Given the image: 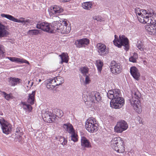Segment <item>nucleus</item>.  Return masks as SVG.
I'll return each instance as SVG.
<instances>
[{
	"instance_id": "nucleus-1",
	"label": "nucleus",
	"mask_w": 156,
	"mask_h": 156,
	"mask_svg": "<svg viewBox=\"0 0 156 156\" xmlns=\"http://www.w3.org/2000/svg\"><path fill=\"white\" fill-rule=\"evenodd\" d=\"M107 96L110 99H111L110 102L111 107H122L124 104V99L122 97L120 91L119 89L109 90Z\"/></svg>"
},
{
	"instance_id": "nucleus-2",
	"label": "nucleus",
	"mask_w": 156,
	"mask_h": 156,
	"mask_svg": "<svg viewBox=\"0 0 156 156\" xmlns=\"http://www.w3.org/2000/svg\"><path fill=\"white\" fill-rule=\"evenodd\" d=\"M63 23L64 25H62L61 22L55 21L51 24L52 33L56 32L62 34H67L69 33L71 28L67 26L68 24L66 22H64Z\"/></svg>"
},
{
	"instance_id": "nucleus-3",
	"label": "nucleus",
	"mask_w": 156,
	"mask_h": 156,
	"mask_svg": "<svg viewBox=\"0 0 156 156\" xmlns=\"http://www.w3.org/2000/svg\"><path fill=\"white\" fill-rule=\"evenodd\" d=\"M111 147L118 153H122L125 151V145L122 139L120 137L113 138L110 142Z\"/></svg>"
},
{
	"instance_id": "nucleus-4",
	"label": "nucleus",
	"mask_w": 156,
	"mask_h": 156,
	"mask_svg": "<svg viewBox=\"0 0 156 156\" xmlns=\"http://www.w3.org/2000/svg\"><path fill=\"white\" fill-rule=\"evenodd\" d=\"M115 39L113 41L114 44L118 48H120L122 46H123L124 49L126 51H128L129 48L128 39L124 35H122L119 36V39L117 35H115Z\"/></svg>"
},
{
	"instance_id": "nucleus-5",
	"label": "nucleus",
	"mask_w": 156,
	"mask_h": 156,
	"mask_svg": "<svg viewBox=\"0 0 156 156\" xmlns=\"http://www.w3.org/2000/svg\"><path fill=\"white\" fill-rule=\"evenodd\" d=\"M98 126L96 120L94 118L90 117L86 122L85 128L90 132L93 133L96 132L98 129Z\"/></svg>"
},
{
	"instance_id": "nucleus-6",
	"label": "nucleus",
	"mask_w": 156,
	"mask_h": 156,
	"mask_svg": "<svg viewBox=\"0 0 156 156\" xmlns=\"http://www.w3.org/2000/svg\"><path fill=\"white\" fill-rule=\"evenodd\" d=\"M132 97L129 100V103L133 107H139L141 106V103L139 99L141 97V94L138 91L132 92Z\"/></svg>"
},
{
	"instance_id": "nucleus-7",
	"label": "nucleus",
	"mask_w": 156,
	"mask_h": 156,
	"mask_svg": "<svg viewBox=\"0 0 156 156\" xmlns=\"http://www.w3.org/2000/svg\"><path fill=\"white\" fill-rule=\"evenodd\" d=\"M128 128V125L126 122L121 120L117 122L114 128V131L117 133H121Z\"/></svg>"
},
{
	"instance_id": "nucleus-8",
	"label": "nucleus",
	"mask_w": 156,
	"mask_h": 156,
	"mask_svg": "<svg viewBox=\"0 0 156 156\" xmlns=\"http://www.w3.org/2000/svg\"><path fill=\"white\" fill-rule=\"evenodd\" d=\"M100 94L97 91H92L88 94L89 99L92 102L97 103L101 99Z\"/></svg>"
},
{
	"instance_id": "nucleus-9",
	"label": "nucleus",
	"mask_w": 156,
	"mask_h": 156,
	"mask_svg": "<svg viewBox=\"0 0 156 156\" xmlns=\"http://www.w3.org/2000/svg\"><path fill=\"white\" fill-rule=\"evenodd\" d=\"M37 29H41L42 30L52 33V30L51 29L49 24L47 22H38L36 25Z\"/></svg>"
},
{
	"instance_id": "nucleus-10",
	"label": "nucleus",
	"mask_w": 156,
	"mask_h": 156,
	"mask_svg": "<svg viewBox=\"0 0 156 156\" xmlns=\"http://www.w3.org/2000/svg\"><path fill=\"white\" fill-rule=\"evenodd\" d=\"M0 124L1 125L3 132L6 134H8L11 133L12 126L9 123L5 120L2 121L0 120Z\"/></svg>"
},
{
	"instance_id": "nucleus-11",
	"label": "nucleus",
	"mask_w": 156,
	"mask_h": 156,
	"mask_svg": "<svg viewBox=\"0 0 156 156\" xmlns=\"http://www.w3.org/2000/svg\"><path fill=\"white\" fill-rule=\"evenodd\" d=\"M97 48L99 54L101 55H105L109 52L108 48L106 46L101 43H98L97 45Z\"/></svg>"
},
{
	"instance_id": "nucleus-12",
	"label": "nucleus",
	"mask_w": 156,
	"mask_h": 156,
	"mask_svg": "<svg viewBox=\"0 0 156 156\" xmlns=\"http://www.w3.org/2000/svg\"><path fill=\"white\" fill-rule=\"evenodd\" d=\"M110 69L113 73L116 74L119 73L121 72L120 66L119 63L115 61H113L111 63Z\"/></svg>"
},
{
	"instance_id": "nucleus-13",
	"label": "nucleus",
	"mask_w": 156,
	"mask_h": 156,
	"mask_svg": "<svg viewBox=\"0 0 156 156\" xmlns=\"http://www.w3.org/2000/svg\"><path fill=\"white\" fill-rule=\"evenodd\" d=\"M63 11V9L62 7L55 5L51 9V10L49 11V14L51 16L53 15H58Z\"/></svg>"
},
{
	"instance_id": "nucleus-14",
	"label": "nucleus",
	"mask_w": 156,
	"mask_h": 156,
	"mask_svg": "<svg viewBox=\"0 0 156 156\" xmlns=\"http://www.w3.org/2000/svg\"><path fill=\"white\" fill-rule=\"evenodd\" d=\"M89 40L87 38H83L76 41L75 44L78 48H81L85 46V45L89 44Z\"/></svg>"
},
{
	"instance_id": "nucleus-15",
	"label": "nucleus",
	"mask_w": 156,
	"mask_h": 156,
	"mask_svg": "<svg viewBox=\"0 0 156 156\" xmlns=\"http://www.w3.org/2000/svg\"><path fill=\"white\" fill-rule=\"evenodd\" d=\"M35 91H33L31 94H29V98L28 99L27 102L28 103L30 104H26L24 103L23 104V106L25 105L27 107H30V105H33L34 104L35 101Z\"/></svg>"
},
{
	"instance_id": "nucleus-16",
	"label": "nucleus",
	"mask_w": 156,
	"mask_h": 156,
	"mask_svg": "<svg viewBox=\"0 0 156 156\" xmlns=\"http://www.w3.org/2000/svg\"><path fill=\"white\" fill-rule=\"evenodd\" d=\"M130 70L133 77L137 80H139L140 74L137 69L135 66H133L130 68Z\"/></svg>"
},
{
	"instance_id": "nucleus-17",
	"label": "nucleus",
	"mask_w": 156,
	"mask_h": 156,
	"mask_svg": "<svg viewBox=\"0 0 156 156\" xmlns=\"http://www.w3.org/2000/svg\"><path fill=\"white\" fill-rule=\"evenodd\" d=\"M54 79L48 80L45 81L46 84V87L52 90L56 86V82Z\"/></svg>"
},
{
	"instance_id": "nucleus-18",
	"label": "nucleus",
	"mask_w": 156,
	"mask_h": 156,
	"mask_svg": "<svg viewBox=\"0 0 156 156\" xmlns=\"http://www.w3.org/2000/svg\"><path fill=\"white\" fill-rule=\"evenodd\" d=\"M155 25L153 24L147 25L145 26V29L151 35H155L156 33V30L155 28Z\"/></svg>"
},
{
	"instance_id": "nucleus-19",
	"label": "nucleus",
	"mask_w": 156,
	"mask_h": 156,
	"mask_svg": "<svg viewBox=\"0 0 156 156\" xmlns=\"http://www.w3.org/2000/svg\"><path fill=\"white\" fill-rule=\"evenodd\" d=\"M81 146L84 148H90L91 147L90 143L89 140L85 137H82L81 140Z\"/></svg>"
},
{
	"instance_id": "nucleus-20",
	"label": "nucleus",
	"mask_w": 156,
	"mask_h": 156,
	"mask_svg": "<svg viewBox=\"0 0 156 156\" xmlns=\"http://www.w3.org/2000/svg\"><path fill=\"white\" fill-rule=\"evenodd\" d=\"M146 23L156 25V14L153 12L151 16H148L147 21Z\"/></svg>"
},
{
	"instance_id": "nucleus-21",
	"label": "nucleus",
	"mask_w": 156,
	"mask_h": 156,
	"mask_svg": "<svg viewBox=\"0 0 156 156\" xmlns=\"http://www.w3.org/2000/svg\"><path fill=\"white\" fill-rule=\"evenodd\" d=\"M8 58L12 62H20L21 63H26L29 65H30L29 62L26 60L24 59H21L19 58L16 57H9Z\"/></svg>"
},
{
	"instance_id": "nucleus-22",
	"label": "nucleus",
	"mask_w": 156,
	"mask_h": 156,
	"mask_svg": "<svg viewBox=\"0 0 156 156\" xmlns=\"http://www.w3.org/2000/svg\"><path fill=\"white\" fill-rule=\"evenodd\" d=\"M45 116L43 118V120L45 122L48 123H52L55 122L56 120V117L55 116H50L45 115Z\"/></svg>"
},
{
	"instance_id": "nucleus-23",
	"label": "nucleus",
	"mask_w": 156,
	"mask_h": 156,
	"mask_svg": "<svg viewBox=\"0 0 156 156\" xmlns=\"http://www.w3.org/2000/svg\"><path fill=\"white\" fill-rule=\"evenodd\" d=\"M137 18L138 20L141 23H146L147 21L148 16L144 15L143 14H140L137 15Z\"/></svg>"
},
{
	"instance_id": "nucleus-24",
	"label": "nucleus",
	"mask_w": 156,
	"mask_h": 156,
	"mask_svg": "<svg viewBox=\"0 0 156 156\" xmlns=\"http://www.w3.org/2000/svg\"><path fill=\"white\" fill-rule=\"evenodd\" d=\"M21 81V80L18 78L10 77L9 79V85L12 86H15L19 84Z\"/></svg>"
},
{
	"instance_id": "nucleus-25",
	"label": "nucleus",
	"mask_w": 156,
	"mask_h": 156,
	"mask_svg": "<svg viewBox=\"0 0 156 156\" xmlns=\"http://www.w3.org/2000/svg\"><path fill=\"white\" fill-rule=\"evenodd\" d=\"M1 16L2 17H5L10 20L12 21L15 22H21L22 21L18 20L17 19L15 18L13 16L9 14H2Z\"/></svg>"
},
{
	"instance_id": "nucleus-26",
	"label": "nucleus",
	"mask_w": 156,
	"mask_h": 156,
	"mask_svg": "<svg viewBox=\"0 0 156 156\" xmlns=\"http://www.w3.org/2000/svg\"><path fill=\"white\" fill-rule=\"evenodd\" d=\"M1 16L2 17H5L10 20L12 21L15 22H21L22 21L18 20L17 19L15 18L13 16L9 14H2Z\"/></svg>"
},
{
	"instance_id": "nucleus-27",
	"label": "nucleus",
	"mask_w": 156,
	"mask_h": 156,
	"mask_svg": "<svg viewBox=\"0 0 156 156\" xmlns=\"http://www.w3.org/2000/svg\"><path fill=\"white\" fill-rule=\"evenodd\" d=\"M61 59V61L60 62V63L62 64L63 62L67 63L69 61L68 56L67 53H63L59 56Z\"/></svg>"
},
{
	"instance_id": "nucleus-28",
	"label": "nucleus",
	"mask_w": 156,
	"mask_h": 156,
	"mask_svg": "<svg viewBox=\"0 0 156 156\" xmlns=\"http://www.w3.org/2000/svg\"><path fill=\"white\" fill-rule=\"evenodd\" d=\"M63 126L65 129L69 133L74 130L73 126L69 123L64 124Z\"/></svg>"
},
{
	"instance_id": "nucleus-29",
	"label": "nucleus",
	"mask_w": 156,
	"mask_h": 156,
	"mask_svg": "<svg viewBox=\"0 0 156 156\" xmlns=\"http://www.w3.org/2000/svg\"><path fill=\"white\" fill-rule=\"evenodd\" d=\"M82 5L84 9L89 10L92 8V3L91 2H84L82 4Z\"/></svg>"
},
{
	"instance_id": "nucleus-30",
	"label": "nucleus",
	"mask_w": 156,
	"mask_h": 156,
	"mask_svg": "<svg viewBox=\"0 0 156 156\" xmlns=\"http://www.w3.org/2000/svg\"><path fill=\"white\" fill-rule=\"evenodd\" d=\"M5 27L0 24V37H3L8 34V32L5 30Z\"/></svg>"
},
{
	"instance_id": "nucleus-31",
	"label": "nucleus",
	"mask_w": 156,
	"mask_h": 156,
	"mask_svg": "<svg viewBox=\"0 0 156 156\" xmlns=\"http://www.w3.org/2000/svg\"><path fill=\"white\" fill-rule=\"evenodd\" d=\"M55 114V116H57L58 118H61L63 115V113L62 110L59 109L55 108L54 109Z\"/></svg>"
},
{
	"instance_id": "nucleus-32",
	"label": "nucleus",
	"mask_w": 156,
	"mask_h": 156,
	"mask_svg": "<svg viewBox=\"0 0 156 156\" xmlns=\"http://www.w3.org/2000/svg\"><path fill=\"white\" fill-rule=\"evenodd\" d=\"M55 80L56 82V86H58L61 85L63 83L64 80L63 78L61 76H57L54 79Z\"/></svg>"
},
{
	"instance_id": "nucleus-33",
	"label": "nucleus",
	"mask_w": 156,
	"mask_h": 156,
	"mask_svg": "<svg viewBox=\"0 0 156 156\" xmlns=\"http://www.w3.org/2000/svg\"><path fill=\"white\" fill-rule=\"evenodd\" d=\"M69 133L71 134V140L74 142H77L78 140V136L77 135L76 133L74 130Z\"/></svg>"
},
{
	"instance_id": "nucleus-34",
	"label": "nucleus",
	"mask_w": 156,
	"mask_h": 156,
	"mask_svg": "<svg viewBox=\"0 0 156 156\" xmlns=\"http://www.w3.org/2000/svg\"><path fill=\"white\" fill-rule=\"evenodd\" d=\"M39 30H30L27 32V34L30 36L36 35L39 34Z\"/></svg>"
},
{
	"instance_id": "nucleus-35",
	"label": "nucleus",
	"mask_w": 156,
	"mask_h": 156,
	"mask_svg": "<svg viewBox=\"0 0 156 156\" xmlns=\"http://www.w3.org/2000/svg\"><path fill=\"white\" fill-rule=\"evenodd\" d=\"M96 62L98 71L101 73L103 66V62L100 60L96 61Z\"/></svg>"
},
{
	"instance_id": "nucleus-36",
	"label": "nucleus",
	"mask_w": 156,
	"mask_h": 156,
	"mask_svg": "<svg viewBox=\"0 0 156 156\" xmlns=\"http://www.w3.org/2000/svg\"><path fill=\"white\" fill-rule=\"evenodd\" d=\"M53 111L51 109H50L47 108L46 110V112L45 113V115H48L50 116H55V113H53Z\"/></svg>"
},
{
	"instance_id": "nucleus-37",
	"label": "nucleus",
	"mask_w": 156,
	"mask_h": 156,
	"mask_svg": "<svg viewBox=\"0 0 156 156\" xmlns=\"http://www.w3.org/2000/svg\"><path fill=\"white\" fill-rule=\"evenodd\" d=\"M16 134L19 136L20 138L21 136L23 134V131L20 128L17 127L15 131Z\"/></svg>"
},
{
	"instance_id": "nucleus-38",
	"label": "nucleus",
	"mask_w": 156,
	"mask_h": 156,
	"mask_svg": "<svg viewBox=\"0 0 156 156\" xmlns=\"http://www.w3.org/2000/svg\"><path fill=\"white\" fill-rule=\"evenodd\" d=\"M5 53L4 51V46L0 44V58H2L5 56Z\"/></svg>"
},
{
	"instance_id": "nucleus-39",
	"label": "nucleus",
	"mask_w": 156,
	"mask_h": 156,
	"mask_svg": "<svg viewBox=\"0 0 156 156\" xmlns=\"http://www.w3.org/2000/svg\"><path fill=\"white\" fill-rule=\"evenodd\" d=\"M137 48L141 51H144V50L143 47V44L141 41H138L137 42V44L136 45Z\"/></svg>"
},
{
	"instance_id": "nucleus-40",
	"label": "nucleus",
	"mask_w": 156,
	"mask_h": 156,
	"mask_svg": "<svg viewBox=\"0 0 156 156\" xmlns=\"http://www.w3.org/2000/svg\"><path fill=\"white\" fill-rule=\"evenodd\" d=\"M4 98L7 100H9L11 98V96L10 94H7L5 92L3 91L2 92Z\"/></svg>"
},
{
	"instance_id": "nucleus-41",
	"label": "nucleus",
	"mask_w": 156,
	"mask_h": 156,
	"mask_svg": "<svg viewBox=\"0 0 156 156\" xmlns=\"http://www.w3.org/2000/svg\"><path fill=\"white\" fill-rule=\"evenodd\" d=\"M81 72L84 75H87L88 73V70L85 67H83L81 68Z\"/></svg>"
},
{
	"instance_id": "nucleus-42",
	"label": "nucleus",
	"mask_w": 156,
	"mask_h": 156,
	"mask_svg": "<svg viewBox=\"0 0 156 156\" xmlns=\"http://www.w3.org/2000/svg\"><path fill=\"white\" fill-rule=\"evenodd\" d=\"M141 13L143 14H143H144L145 15H146L147 14V16H151L152 15V13L151 12L147 11L146 10H144V9H141Z\"/></svg>"
},
{
	"instance_id": "nucleus-43",
	"label": "nucleus",
	"mask_w": 156,
	"mask_h": 156,
	"mask_svg": "<svg viewBox=\"0 0 156 156\" xmlns=\"http://www.w3.org/2000/svg\"><path fill=\"white\" fill-rule=\"evenodd\" d=\"M94 20H96L98 21H102V18L99 16H95L93 17Z\"/></svg>"
},
{
	"instance_id": "nucleus-44",
	"label": "nucleus",
	"mask_w": 156,
	"mask_h": 156,
	"mask_svg": "<svg viewBox=\"0 0 156 156\" xmlns=\"http://www.w3.org/2000/svg\"><path fill=\"white\" fill-rule=\"evenodd\" d=\"M60 141H62L63 140V142L62 143V144L63 145H66V144L67 143V140H66V139L63 137H60Z\"/></svg>"
},
{
	"instance_id": "nucleus-45",
	"label": "nucleus",
	"mask_w": 156,
	"mask_h": 156,
	"mask_svg": "<svg viewBox=\"0 0 156 156\" xmlns=\"http://www.w3.org/2000/svg\"><path fill=\"white\" fill-rule=\"evenodd\" d=\"M135 11L137 16L138 15H139L141 13H142L141 9H140L139 8H135Z\"/></svg>"
},
{
	"instance_id": "nucleus-46",
	"label": "nucleus",
	"mask_w": 156,
	"mask_h": 156,
	"mask_svg": "<svg viewBox=\"0 0 156 156\" xmlns=\"http://www.w3.org/2000/svg\"><path fill=\"white\" fill-rule=\"evenodd\" d=\"M136 56H135V57H133V56H131L129 58V61L130 62H136Z\"/></svg>"
},
{
	"instance_id": "nucleus-47",
	"label": "nucleus",
	"mask_w": 156,
	"mask_h": 156,
	"mask_svg": "<svg viewBox=\"0 0 156 156\" xmlns=\"http://www.w3.org/2000/svg\"><path fill=\"white\" fill-rule=\"evenodd\" d=\"M20 20L21 21H22L21 22H17V23H27V22H28L29 21V20H24V18H20L19 20Z\"/></svg>"
},
{
	"instance_id": "nucleus-48",
	"label": "nucleus",
	"mask_w": 156,
	"mask_h": 156,
	"mask_svg": "<svg viewBox=\"0 0 156 156\" xmlns=\"http://www.w3.org/2000/svg\"><path fill=\"white\" fill-rule=\"evenodd\" d=\"M134 110L138 114L141 113L142 111L141 108H134Z\"/></svg>"
},
{
	"instance_id": "nucleus-49",
	"label": "nucleus",
	"mask_w": 156,
	"mask_h": 156,
	"mask_svg": "<svg viewBox=\"0 0 156 156\" xmlns=\"http://www.w3.org/2000/svg\"><path fill=\"white\" fill-rule=\"evenodd\" d=\"M23 108L24 110L27 113L30 112L32 109V108Z\"/></svg>"
},
{
	"instance_id": "nucleus-50",
	"label": "nucleus",
	"mask_w": 156,
	"mask_h": 156,
	"mask_svg": "<svg viewBox=\"0 0 156 156\" xmlns=\"http://www.w3.org/2000/svg\"><path fill=\"white\" fill-rule=\"evenodd\" d=\"M89 77L87 75H86L85 83L86 84H88L89 83Z\"/></svg>"
},
{
	"instance_id": "nucleus-51",
	"label": "nucleus",
	"mask_w": 156,
	"mask_h": 156,
	"mask_svg": "<svg viewBox=\"0 0 156 156\" xmlns=\"http://www.w3.org/2000/svg\"><path fill=\"white\" fill-rule=\"evenodd\" d=\"M137 119L138 120L139 123L143 124L142 120L140 117L138 116L137 118Z\"/></svg>"
},
{
	"instance_id": "nucleus-52",
	"label": "nucleus",
	"mask_w": 156,
	"mask_h": 156,
	"mask_svg": "<svg viewBox=\"0 0 156 156\" xmlns=\"http://www.w3.org/2000/svg\"><path fill=\"white\" fill-rule=\"evenodd\" d=\"M70 1V0H60V2H63V3L67 2H68L69 1Z\"/></svg>"
},
{
	"instance_id": "nucleus-53",
	"label": "nucleus",
	"mask_w": 156,
	"mask_h": 156,
	"mask_svg": "<svg viewBox=\"0 0 156 156\" xmlns=\"http://www.w3.org/2000/svg\"><path fill=\"white\" fill-rule=\"evenodd\" d=\"M21 136L20 138L19 137V136H16V138L18 139V141L19 142H20V141H21Z\"/></svg>"
},
{
	"instance_id": "nucleus-54",
	"label": "nucleus",
	"mask_w": 156,
	"mask_h": 156,
	"mask_svg": "<svg viewBox=\"0 0 156 156\" xmlns=\"http://www.w3.org/2000/svg\"><path fill=\"white\" fill-rule=\"evenodd\" d=\"M133 56V57H135V56H136V58H137V54L136 53H134Z\"/></svg>"
},
{
	"instance_id": "nucleus-55",
	"label": "nucleus",
	"mask_w": 156,
	"mask_h": 156,
	"mask_svg": "<svg viewBox=\"0 0 156 156\" xmlns=\"http://www.w3.org/2000/svg\"><path fill=\"white\" fill-rule=\"evenodd\" d=\"M41 79H39V82H41Z\"/></svg>"
},
{
	"instance_id": "nucleus-56",
	"label": "nucleus",
	"mask_w": 156,
	"mask_h": 156,
	"mask_svg": "<svg viewBox=\"0 0 156 156\" xmlns=\"http://www.w3.org/2000/svg\"><path fill=\"white\" fill-rule=\"evenodd\" d=\"M115 108V109H116V108Z\"/></svg>"
},
{
	"instance_id": "nucleus-57",
	"label": "nucleus",
	"mask_w": 156,
	"mask_h": 156,
	"mask_svg": "<svg viewBox=\"0 0 156 156\" xmlns=\"http://www.w3.org/2000/svg\"><path fill=\"white\" fill-rule=\"evenodd\" d=\"M152 12H151L152 13L153 12V11H152Z\"/></svg>"
},
{
	"instance_id": "nucleus-58",
	"label": "nucleus",
	"mask_w": 156,
	"mask_h": 156,
	"mask_svg": "<svg viewBox=\"0 0 156 156\" xmlns=\"http://www.w3.org/2000/svg\"><path fill=\"white\" fill-rule=\"evenodd\" d=\"M33 84V82L32 83V84H31V85H32Z\"/></svg>"
}]
</instances>
